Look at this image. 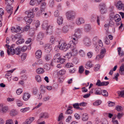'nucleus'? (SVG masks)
<instances>
[{
    "instance_id": "obj_60",
    "label": "nucleus",
    "mask_w": 124,
    "mask_h": 124,
    "mask_svg": "<svg viewBox=\"0 0 124 124\" xmlns=\"http://www.w3.org/2000/svg\"><path fill=\"white\" fill-rule=\"evenodd\" d=\"M72 55L71 52L68 53L65 55V56L68 59L70 58Z\"/></svg>"
},
{
    "instance_id": "obj_49",
    "label": "nucleus",
    "mask_w": 124,
    "mask_h": 124,
    "mask_svg": "<svg viewBox=\"0 0 124 124\" xmlns=\"http://www.w3.org/2000/svg\"><path fill=\"white\" fill-rule=\"evenodd\" d=\"M74 65L72 63H68L66 65V67L68 68H70L72 67Z\"/></svg>"
},
{
    "instance_id": "obj_34",
    "label": "nucleus",
    "mask_w": 124,
    "mask_h": 124,
    "mask_svg": "<svg viewBox=\"0 0 124 124\" xmlns=\"http://www.w3.org/2000/svg\"><path fill=\"white\" fill-rule=\"evenodd\" d=\"M34 14L32 12H31L29 11L28 14V17L30 18H32L34 17Z\"/></svg>"
},
{
    "instance_id": "obj_40",
    "label": "nucleus",
    "mask_w": 124,
    "mask_h": 124,
    "mask_svg": "<svg viewBox=\"0 0 124 124\" xmlns=\"http://www.w3.org/2000/svg\"><path fill=\"white\" fill-rule=\"evenodd\" d=\"M65 60L64 59L61 57L59 60H58L57 62H59L61 64H62L65 62Z\"/></svg>"
},
{
    "instance_id": "obj_11",
    "label": "nucleus",
    "mask_w": 124,
    "mask_h": 124,
    "mask_svg": "<svg viewBox=\"0 0 124 124\" xmlns=\"http://www.w3.org/2000/svg\"><path fill=\"white\" fill-rule=\"evenodd\" d=\"M69 26L66 25L63 26L62 30V32L64 33H67L69 30Z\"/></svg>"
},
{
    "instance_id": "obj_9",
    "label": "nucleus",
    "mask_w": 124,
    "mask_h": 124,
    "mask_svg": "<svg viewBox=\"0 0 124 124\" xmlns=\"http://www.w3.org/2000/svg\"><path fill=\"white\" fill-rule=\"evenodd\" d=\"M51 46L49 44H46L45 47V52L47 53H49L51 50Z\"/></svg>"
},
{
    "instance_id": "obj_10",
    "label": "nucleus",
    "mask_w": 124,
    "mask_h": 124,
    "mask_svg": "<svg viewBox=\"0 0 124 124\" xmlns=\"http://www.w3.org/2000/svg\"><path fill=\"white\" fill-rule=\"evenodd\" d=\"M85 22V20L82 18H78L76 19V23L78 25L84 23Z\"/></svg>"
},
{
    "instance_id": "obj_50",
    "label": "nucleus",
    "mask_w": 124,
    "mask_h": 124,
    "mask_svg": "<svg viewBox=\"0 0 124 124\" xmlns=\"http://www.w3.org/2000/svg\"><path fill=\"white\" fill-rule=\"evenodd\" d=\"M45 60L46 61H48L50 60V57L49 55H46L44 56Z\"/></svg>"
},
{
    "instance_id": "obj_61",
    "label": "nucleus",
    "mask_w": 124,
    "mask_h": 124,
    "mask_svg": "<svg viewBox=\"0 0 124 124\" xmlns=\"http://www.w3.org/2000/svg\"><path fill=\"white\" fill-rule=\"evenodd\" d=\"M27 48V46H23L21 48V51L22 52H25Z\"/></svg>"
},
{
    "instance_id": "obj_36",
    "label": "nucleus",
    "mask_w": 124,
    "mask_h": 124,
    "mask_svg": "<svg viewBox=\"0 0 124 124\" xmlns=\"http://www.w3.org/2000/svg\"><path fill=\"white\" fill-rule=\"evenodd\" d=\"M101 88H97L95 89V94L97 95H100L101 94Z\"/></svg>"
},
{
    "instance_id": "obj_4",
    "label": "nucleus",
    "mask_w": 124,
    "mask_h": 124,
    "mask_svg": "<svg viewBox=\"0 0 124 124\" xmlns=\"http://www.w3.org/2000/svg\"><path fill=\"white\" fill-rule=\"evenodd\" d=\"M75 12L72 11L67 12L66 13L67 19L70 20L74 18H75Z\"/></svg>"
},
{
    "instance_id": "obj_47",
    "label": "nucleus",
    "mask_w": 124,
    "mask_h": 124,
    "mask_svg": "<svg viewBox=\"0 0 124 124\" xmlns=\"http://www.w3.org/2000/svg\"><path fill=\"white\" fill-rule=\"evenodd\" d=\"M30 109L29 107H27L21 109L20 111L23 113H24L29 110Z\"/></svg>"
},
{
    "instance_id": "obj_31",
    "label": "nucleus",
    "mask_w": 124,
    "mask_h": 124,
    "mask_svg": "<svg viewBox=\"0 0 124 124\" xmlns=\"http://www.w3.org/2000/svg\"><path fill=\"white\" fill-rule=\"evenodd\" d=\"M106 50L105 48L101 50V58L104 57L106 54Z\"/></svg>"
},
{
    "instance_id": "obj_2",
    "label": "nucleus",
    "mask_w": 124,
    "mask_h": 124,
    "mask_svg": "<svg viewBox=\"0 0 124 124\" xmlns=\"http://www.w3.org/2000/svg\"><path fill=\"white\" fill-rule=\"evenodd\" d=\"M49 116L48 114L46 112L42 113L40 114V118L37 121L38 124H45V123L44 121L41 122V118H46L48 117Z\"/></svg>"
},
{
    "instance_id": "obj_59",
    "label": "nucleus",
    "mask_w": 124,
    "mask_h": 124,
    "mask_svg": "<svg viewBox=\"0 0 124 124\" xmlns=\"http://www.w3.org/2000/svg\"><path fill=\"white\" fill-rule=\"evenodd\" d=\"M66 71L64 70H60L59 71V74L61 75H62L65 73Z\"/></svg>"
},
{
    "instance_id": "obj_52",
    "label": "nucleus",
    "mask_w": 124,
    "mask_h": 124,
    "mask_svg": "<svg viewBox=\"0 0 124 124\" xmlns=\"http://www.w3.org/2000/svg\"><path fill=\"white\" fill-rule=\"evenodd\" d=\"M54 0H50L49 3L50 6L51 7H53L54 5Z\"/></svg>"
},
{
    "instance_id": "obj_39",
    "label": "nucleus",
    "mask_w": 124,
    "mask_h": 124,
    "mask_svg": "<svg viewBox=\"0 0 124 124\" xmlns=\"http://www.w3.org/2000/svg\"><path fill=\"white\" fill-rule=\"evenodd\" d=\"M6 1V3L8 5H10L12 4L13 3L14 0H5Z\"/></svg>"
},
{
    "instance_id": "obj_5",
    "label": "nucleus",
    "mask_w": 124,
    "mask_h": 124,
    "mask_svg": "<svg viewBox=\"0 0 124 124\" xmlns=\"http://www.w3.org/2000/svg\"><path fill=\"white\" fill-rule=\"evenodd\" d=\"M93 42L94 45L98 44L100 46L101 45V40L99 39L97 36L94 37L93 39Z\"/></svg>"
},
{
    "instance_id": "obj_25",
    "label": "nucleus",
    "mask_w": 124,
    "mask_h": 124,
    "mask_svg": "<svg viewBox=\"0 0 124 124\" xmlns=\"http://www.w3.org/2000/svg\"><path fill=\"white\" fill-rule=\"evenodd\" d=\"M60 55V54L58 53L54 55V59L56 62L61 57Z\"/></svg>"
},
{
    "instance_id": "obj_32",
    "label": "nucleus",
    "mask_w": 124,
    "mask_h": 124,
    "mask_svg": "<svg viewBox=\"0 0 124 124\" xmlns=\"http://www.w3.org/2000/svg\"><path fill=\"white\" fill-rule=\"evenodd\" d=\"M24 39H18L16 42V43L18 45L23 43L24 42Z\"/></svg>"
},
{
    "instance_id": "obj_20",
    "label": "nucleus",
    "mask_w": 124,
    "mask_h": 124,
    "mask_svg": "<svg viewBox=\"0 0 124 124\" xmlns=\"http://www.w3.org/2000/svg\"><path fill=\"white\" fill-rule=\"evenodd\" d=\"M31 18L27 17H25L24 18V19L25 22H26V24L28 25L30 24L32 22V20Z\"/></svg>"
},
{
    "instance_id": "obj_3",
    "label": "nucleus",
    "mask_w": 124,
    "mask_h": 124,
    "mask_svg": "<svg viewBox=\"0 0 124 124\" xmlns=\"http://www.w3.org/2000/svg\"><path fill=\"white\" fill-rule=\"evenodd\" d=\"M82 28H78L75 30L74 36L76 38L79 39L81 38V34L82 33Z\"/></svg>"
},
{
    "instance_id": "obj_1",
    "label": "nucleus",
    "mask_w": 124,
    "mask_h": 124,
    "mask_svg": "<svg viewBox=\"0 0 124 124\" xmlns=\"http://www.w3.org/2000/svg\"><path fill=\"white\" fill-rule=\"evenodd\" d=\"M58 44L59 45V49L64 52L68 50L70 46V44H67L62 41H58Z\"/></svg>"
},
{
    "instance_id": "obj_14",
    "label": "nucleus",
    "mask_w": 124,
    "mask_h": 124,
    "mask_svg": "<svg viewBox=\"0 0 124 124\" xmlns=\"http://www.w3.org/2000/svg\"><path fill=\"white\" fill-rule=\"evenodd\" d=\"M35 118L33 117H31L27 119L24 123V124H30L34 120Z\"/></svg>"
},
{
    "instance_id": "obj_56",
    "label": "nucleus",
    "mask_w": 124,
    "mask_h": 124,
    "mask_svg": "<svg viewBox=\"0 0 124 124\" xmlns=\"http://www.w3.org/2000/svg\"><path fill=\"white\" fill-rule=\"evenodd\" d=\"M73 107L75 108L78 109L79 108V104L78 103H75L73 104Z\"/></svg>"
},
{
    "instance_id": "obj_15",
    "label": "nucleus",
    "mask_w": 124,
    "mask_h": 124,
    "mask_svg": "<svg viewBox=\"0 0 124 124\" xmlns=\"http://www.w3.org/2000/svg\"><path fill=\"white\" fill-rule=\"evenodd\" d=\"M46 29V33L47 34L50 35L52 33L53 27L52 26H49Z\"/></svg>"
},
{
    "instance_id": "obj_37",
    "label": "nucleus",
    "mask_w": 124,
    "mask_h": 124,
    "mask_svg": "<svg viewBox=\"0 0 124 124\" xmlns=\"http://www.w3.org/2000/svg\"><path fill=\"white\" fill-rule=\"evenodd\" d=\"M15 54L17 55H19L21 53V50L20 48L17 47L15 49Z\"/></svg>"
},
{
    "instance_id": "obj_22",
    "label": "nucleus",
    "mask_w": 124,
    "mask_h": 124,
    "mask_svg": "<svg viewBox=\"0 0 124 124\" xmlns=\"http://www.w3.org/2000/svg\"><path fill=\"white\" fill-rule=\"evenodd\" d=\"M44 34L41 32H40L39 33L37 37V40L39 41L41 40L43 37Z\"/></svg>"
},
{
    "instance_id": "obj_58",
    "label": "nucleus",
    "mask_w": 124,
    "mask_h": 124,
    "mask_svg": "<svg viewBox=\"0 0 124 124\" xmlns=\"http://www.w3.org/2000/svg\"><path fill=\"white\" fill-rule=\"evenodd\" d=\"M108 106L109 107H112L114 106L115 105V103L114 102L110 101H108Z\"/></svg>"
},
{
    "instance_id": "obj_42",
    "label": "nucleus",
    "mask_w": 124,
    "mask_h": 124,
    "mask_svg": "<svg viewBox=\"0 0 124 124\" xmlns=\"http://www.w3.org/2000/svg\"><path fill=\"white\" fill-rule=\"evenodd\" d=\"M14 123V122L12 119H9L6 121L5 124H12Z\"/></svg>"
},
{
    "instance_id": "obj_30",
    "label": "nucleus",
    "mask_w": 124,
    "mask_h": 124,
    "mask_svg": "<svg viewBox=\"0 0 124 124\" xmlns=\"http://www.w3.org/2000/svg\"><path fill=\"white\" fill-rule=\"evenodd\" d=\"M10 114L11 116H13L17 115L18 114V112L15 110H13L10 111Z\"/></svg>"
},
{
    "instance_id": "obj_17",
    "label": "nucleus",
    "mask_w": 124,
    "mask_h": 124,
    "mask_svg": "<svg viewBox=\"0 0 124 124\" xmlns=\"http://www.w3.org/2000/svg\"><path fill=\"white\" fill-rule=\"evenodd\" d=\"M42 51L41 50L37 51L35 53L36 57L38 59L40 58L41 56Z\"/></svg>"
},
{
    "instance_id": "obj_54",
    "label": "nucleus",
    "mask_w": 124,
    "mask_h": 124,
    "mask_svg": "<svg viewBox=\"0 0 124 124\" xmlns=\"http://www.w3.org/2000/svg\"><path fill=\"white\" fill-rule=\"evenodd\" d=\"M79 53L80 55L82 57L84 56L85 55V53L84 51L82 50H80L79 51Z\"/></svg>"
},
{
    "instance_id": "obj_51",
    "label": "nucleus",
    "mask_w": 124,
    "mask_h": 124,
    "mask_svg": "<svg viewBox=\"0 0 124 124\" xmlns=\"http://www.w3.org/2000/svg\"><path fill=\"white\" fill-rule=\"evenodd\" d=\"M16 104L19 107H20L22 106L23 104L22 102L18 100L16 101Z\"/></svg>"
},
{
    "instance_id": "obj_8",
    "label": "nucleus",
    "mask_w": 124,
    "mask_h": 124,
    "mask_svg": "<svg viewBox=\"0 0 124 124\" xmlns=\"http://www.w3.org/2000/svg\"><path fill=\"white\" fill-rule=\"evenodd\" d=\"M13 7L10 5H8L6 7V10L7 12L9 14V18L13 12Z\"/></svg>"
},
{
    "instance_id": "obj_28",
    "label": "nucleus",
    "mask_w": 124,
    "mask_h": 124,
    "mask_svg": "<svg viewBox=\"0 0 124 124\" xmlns=\"http://www.w3.org/2000/svg\"><path fill=\"white\" fill-rule=\"evenodd\" d=\"M57 41H58V40L57 41L56 39L53 36H51L50 38V42L51 44H54L55 41L57 42Z\"/></svg>"
},
{
    "instance_id": "obj_13",
    "label": "nucleus",
    "mask_w": 124,
    "mask_h": 124,
    "mask_svg": "<svg viewBox=\"0 0 124 124\" xmlns=\"http://www.w3.org/2000/svg\"><path fill=\"white\" fill-rule=\"evenodd\" d=\"M64 118V117L63 116V113H61L59 115L57 121L59 122V124H63V123L62 122V120Z\"/></svg>"
},
{
    "instance_id": "obj_63",
    "label": "nucleus",
    "mask_w": 124,
    "mask_h": 124,
    "mask_svg": "<svg viewBox=\"0 0 124 124\" xmlns=\"http://www.w3.org/2000/svg\"><path fill=\"white\" fill-rule=\"evenodd\" d=\"M96 16L95 15H92L91 16V20L93 21H94L96 19Z\"/></svg>"
},
{
    "instance_id": "obj_26",
    "label": "nucleus",
    "mask_w": 124,
    "mask_h": 124,
    "mask_svg": "<svg viewBox=\"0 0 124 124\" xmlns=\"http://www.w3.org/2000/svg\"><path fill=\"white\" fill-rule=\"evenodd\" d=\"M92 64L90 61L87 62L85 65V67L87 69H89L92 67Z\"/></svg>"
},
{
    "instance_id": "obj_46",
    "label": "nucleus",
    "mask_w": 124,
    "mask_h": 124,
    "mask_svg": "<svg viewBox=\"0 0 124 124\" xmlns=\"http://www.w3.org/2000/svg\"><path fill=\"white\" fill-rule=\"evenodd\" d=\"M72 110L68 108L65 112V113L66 114H72Z\"/></svg>"
},
{
    "instance_id": "obj_45",
    "label": "nucleus",
    "mask_w": 124,
    "mask_h": 124,
    "mask_svg": "<svg viewBox=\"0 0 124 124\" xmlns=\"http://www.w3.org/2000/svg\"><path fill=\"white\" fill-rule=\"evenodd\" d=\"M101 104V101L98 100L93 103V104L95 106H98L100 105Z\"/></svg>"
},
{
    "instance_id": "obj_27",
    "label": "nucleus",
    "mask_w": 124,
    "mask_h": 124,
    "mask_svg": "<svg viewBox=\"0 0 124 124\" xmlns=\"http://www.w3.org/2000/svg\"><path fill=\"white\" fill-rule=\"evenodd\" d=\"M73 56H75L78 53V51L77 49L75 48H72V52H71Z\"/></svg>"
},
{
    "instance_id": "obj_16",
    "label": "nucleus",
    "mask_w": 124,
    "mask_h": 124,
    "mask_svg": "<svg viewBox=\"0 0 124 124\" xmlns=\"http://www.w3.org/2000/svg\"><path fill=\"white\" fill-rule=\"evenodd\" d=\"M91 27L89 24L85 25L84 27V30L85 31L87 32H89L91 29Z\"/></svg>"
},
{
    "instance_id": "obj_12",
    "label": "nucleus",
    "mask_w": 124,
    "mask_h": 124,
    "mask_svg": "<svg viewBox=\"0 0 124 124\" xmlns=\"http://www.w3.org/2000/svg\"><path fill=\"white\" fill-rule=\"evenodd\" d=\"M31 96L28 93H24L23 96V99L25 101H27L30 98Z\"/></svg>"
},
{
    "instance_id": "obj_24",
    "label": "nucleus",
    "mask_w": 124,
    "mask_h": 124,
    "mask_svg": "<svg viewBox=\"0 0 124 124\" xmlns=\"http://www.w3.org/2000/svg\"><path fill=\"white\" fill-rule=\"evenodd\" d=\"M48 23L47 21H45L43 22L42 25V27L44 29H46L48 27Z\"/></svg>"
},
{
    "instance_id": "obj_35",
    "label": "nucleus",
    "mask_w": 124,
    "mask_h": 124,
    "mask_svg": "<svg viewBox=\"0 0 124 124\" xmlns=\"http://www.w3.org/2000/svg\"><path fill=\"white\" fill-rule=\"evenodd\" d=\"M36 71L37 73L40 74L43 73L44 72V71L43 68H39Z\"/></svg>"
},
{
    "instance_id": "obj_33",
    "label": "nucleus",
    "mask_w": 124,
    "mask_h": 124,
    "mask_svg": "<svg viewBox=\"0 0 124 124\" xmlns=\"http://www.w3.org/2000/svg\"><path fill=\"white\" fill-rule=\"evenodd\" d=\"M4 11L2 8H0V21L2 20V15L4 14Z\"/></svg>"
},
{
    "instance_id": "obj_62",
    "label": "nucleus",
    "mask_w": 124,
    "mask_h": 124,
    "mask_svg": "<svg viewBox=\"0 0 124 124\" xmlns=\"http://www.w3.org/2000/svg\"><path fill=\"white\" fill-rule=\"evenodd\" d=\"M26 54L25 53L21 55V58L22 61L24 60L26 58Z\"/></svg>"
},
{
    "instance_id": "obj_57",
    "label": "nucleus",
    "mask_w": 124,
    "mask_h": 124,
    "mask_svg": "<svg viewBox=\"0 0 124 124\" xmlns=\"http://www.w3.org/2000/svg\"><path fill=\"white\" fill-rule=\"evenodd\" d=\"M100 67V65L99 64H97L95 66L94 68V70L95 71H98Z\"/></svg>"
},
{
    "instance_id": "obj_7",
    "label": "nucleus",
    "mask_w": 124,
    "mask_h": 124,
    "mask_svg": "<svg viewBox=\"0 0 124 124\" xmlns=\"http://www.w3.org/2000/svg\"><path fill=\"white\" fill-rule=\"evenodd\" d=\"M116 6L117 9L120 10L123 8V10L124 11V4H123L122 2L120 1H118L116 4Z\"/></svg>"
},
{
    "instance_id": "obj_43",
    "label": "nucleus",
    "mask_w": 124,
    "mask_h": 124,
    "mask_svg": "<svg viewBox=\"0 0 124 124\" xmlns=\"http://www.w3.org/2000/svg\"><path fill=\"white\" fill-rule=\"evenodd\" d=\"M118 94L119 96H120L121 97H124V89L121 91H118Z\"/></svg>"
},
{
    "instance_id": "obj_29",
    "label": "nucleus",
    "mask_w": 124,
    "mask_h": 124,
    "mask_svg": "<svg viewBox=\"0 0 124 124\" xmlns=\"http://www.w3.org/2000/svg\"><path fill=\"white\" fill-rule=\"evenodd\" d=\"M103 91L102 92H101V94L105 97H107L108 95V92L106 90H102L101 91V92L102 91Z\"/></svg>"
},
{
    "instance_id": "obj_44",
    "label": "nucleus",
    "mask_w": 124,
    "mask_h": 124,
    "mask_svg": "<svg viewBox=\"0 0 124 124\" xmlns=\"http://www.w3.org/2000/svg\"><path fill=\"white\" fill-rule=\"evenodd\" d=\"M115 109L118 111H122L123 109L122 108V107L119 105H117Z\"/></svg>"
},
{
    "instance_id": "obj_41",
    "label": "nucleus",
    "mask_w": 124,
    "mask_h": 124,
    "mask_svg": "<svg viewBox=\"0 0 124 124\" xmlns=\"http://www.w3.org/2000/svg\"><path fill=\"white\" fill-rule=\"evenodd\" d=\"M101 59V52L100 54L97 55L95 58V60L97 62L100 61Z\"/></svg>"
},
{
    "instance_id": "obj_55",
    "label": "nucleus",
    "mask_w": 124,
    "mask_h": 124,
    "mask_svg": "<svg viewBox=\"0 0 124 124\" xmlns=\"http://www.w3.org/2000/svg\"><path fill=\"white\" fill-rule=\"evenodd\" d=\"M44 68L46 70H50V67L48 64H46L44 66Z\"/></svg>"
},
{
    "instance_id": "obj_21",
    "label": "nucleus",
    "mask_w": 124,
    "mask_h": 124,
    "mask_svg": "<svg viewBox=\"0 0 124 124\" xmlns=\"http://www.w3.org/2000/svg\"><path fill=\"white\" fill-rule=\"evenodd\" d=\"M114 19L116 22H118L121 20V18L120 15L116 14L114 17Z\"/></svg>"
},
{
    "instance_id": "obj_64",
    "label": "nucleus",
    "mask_w": 124,
    "mask_h": 124,
    "mask_svg": "<svg viewBox=\"0 0 124 124\" xmlns=\"http://www.w3.org/2000/svg\"><path fill=\"white\" fill-rule=\"evenodd\" d=\"M23 91L22 89L19 88L16 91V93L18 95H20L22 92Z\"/></svg>"
},
{
    "instance_id": "obj_19",
    "label": "nucleus",
    "mask_w": 124,
    "mask_h": 124,
    "mask_svg": "<svg viewBox=\"0 0 124 124\" xmlns=\"http://www.w3.org/2000/svg\"><path fill=\"white\" fill-rule=\"evenodd\" d=\"M85 44L87 46H89L90 43V39L88 38H85L84 40Z\"/></svg>"
},
{
    "instance_id": "obj_18",
    "label": "nucleus",
    "mask_w": 124,
    "mask_h": 124,
    "mask_svg": "<svg viewBox=\"0 0 124 124\" xmlns=\"http://www.w3.org/2000/svg\"><path fill=\"white\" fill-rule=\"evenodd\" d=\"M63 18L62 17L59 16L58 17L57 22L58 25L62 24L63 23Z\"/></svg>"
},
{
    "instance_id": "obj_53",
    "label": "nucleus",
    "mask_w": 124,
    "mask_h": 124,
    "mask_svg": "<svg viewBox=\"0 0 124 124\" xmlns=\"http://www.w3.org/2000/svg\"><path fill=\"white\" fill-rule=\"evenodd\" d=\"M84 71V69L82 66H80L79 68V72L80 73H82Z\"/></svg>"
},
{
    "instance_id": "obj_23",
    "label": "nucleus",
    "mask_w": 124,
    "mask_h": 124,
    "mask_svg": "<svg viewBox=\"0 0 124 124\" xmlns=\"http://www.w3.org/2000/svg\"><path fill=\"white\" fill-rule=\"evenodd\" d=\"M88 115L86 113L83 114L82 115V120L83 121H86L88 120Z\"/></svg>"
},
{
    "instance_id": "obj_6",
    "label": "nucleus",
    "mask_w": 124,
    "mask_h": 124,
    "mask_svg": "<svg viewBox=\"0 0 124 124\" xmlns=\"http://www.w3.org/2000/svg\"><path fill=\"white\" fill-rule=\"evenodd\" d=\"M107 8L105 4L104 3H101V14H106L107 12Z\"/></svg>"
},
{
    "instance_id": "obj_38",
    "label": "nucleus",
    "mask_w": 124,
    "mask_h": 124,
    "mask_svg": "<svg viewBox=\"0 0 124 124\" xmlns=\"http://www.w3.org/2000/svg\"><path fill=\"white\" fill-rule=\"evenodd\" d=\"M35 79L38 82H40L41 81V77L39 75H36L35 76Z\"/></svg>"
},
{
    "instance_id": "obj_48",
    "label": "nucleus",
    "mask_w": 124,
    "mask_h": 124,
    "mask_svg": "<svg viewBox=\"0 0 124 124\" xmlns=\"http://www.w3.org/2000/svg\"><path fill=\"white\" fill-rule=\"evenodd\" d=\"M95 50L96 51L97 53H99V50L100 49V48H101L100 47V46L98 44L95 45Z\"/></svg>"
}]
</instances>
